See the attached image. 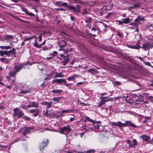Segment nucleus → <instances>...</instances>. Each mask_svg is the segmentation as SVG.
I'll return each instance as SVG.
<instances>
[{
	"mask_svg": "<svg viewBox=\"0 0 153 153\" xmlns=\"http://www.w3.org/2000/svg\"><path fill=\"white\" fill-rule=\"evenodd\" d=\"M108 98V97H103L102 98V100L98 104V107H99L102 106L103 105L105 104L106 102L110 101L111 100V98H109L108 100H105V99Z\"/></svg>",
	"mask_w": 153,
	"mask_h": 153,
	"instance_id": "nucleus-5",
	"label": "nucleus"
},
{
	"mask_svg": "<svg viewBox=\"0 0 153 153\" xmlns=\"http://www.w3.org/2000/svg\"><path fill=\"white\" fill-rule=\"evenodd\" d=\"M4 55H6L7 56H10L9 52L8 51H1V55L3 56Z\"/></svg>",
	"mask_w": 153,
	"mask_h": 153,
	"instance_id": "nucleus-19",
	"label": "nucleus"
},
{
	"mask_svg": "<svg viewBox=\"0 0 153 153\" xmlns=\"http://www.w3.org/2000/svg\"><path fill=\"white\" fill-rule=\"evenodd\" d=\"M140 138L141 139L143 140L146 142H148L149 139L150 138V137L146 135H143L140 136Z\"/></svg>",
	"mask_w": 153,
	"mask_h": 153,
	"instance_id": "nucleus-14",
	"label": "nucleus"
},
{
	"mask_svg": "<svg viewBox=\"0 0 153 153\" xmlns=\"http://www.w3.org/2000/svg\"><path fill=\"white\" fill-rule=\"evenodd\" d=\"M30 103L31 104L32 107L37 108L39 106V103L37 102L34 101L30 102Z\"/></svg>",
	"mask_w": 153,
	"mask_h": 153,
	"instance_id": "nucleus-16",
	"label": "nucleus"
},
{
	"mask_svg": "<svg viewBox=\"0 0 153 153\" xmlns=\"http://www.w3.org/2000/svg\"><path fill=\"white\" fill-rule=\"evenodd\" d=\"M23 67V65L22 64L16 63L14 67L13 71L10 72V75L11 76H13L16 72H19L20 70H21Z\"/></svg>",
	"mask_w": 153,
	"mask_h": 153,
	"instance_id": "nucleus-1",
	"label": "nucleus"
},
{
	"mask_svg": "<svg viewBox=\"0 0 153 153\" xmlns=\"http://www.w3.org/2000/svg\"><path fill=\"white\" fill-rule=\"evenodd\" d=\"M62 1H57L56 2V4L62 7Z\"/></svg>",
	"mask_w": 153,
	"mask_h": 153,
	"instance_id": "nucleus-36",
	"label": "nucleus"
},
{
	"mask_svg": "<svg viewBox=\"0 0 153 153\" xmlns=\"http://www.w3.org/2000/svg\"><path fill=\"white\" fill-rule=\"evenodd\" d=\"M55 9L56 10H63V11H65V9H64L63 8H56Z\"/></svg>",
	"mask_w": 153,
	"mask_h": 153,
	"instance_id": "nucleus-59",
	"label": "nucleus"
},
{
	"mask_svg": "<svg viewBox=\"0 0 153 153\" xmlns=\"http://www.w3.org/2000/svg\"><path fill=\"white\" fill-rule=\"evenodd\" d=\"M94 152V150L91 149V150L87 151V152L88 153H91V152Z\"/></svg>",
	"mask_w": 153,
	"mask_h": 153,
	"instance_id": "nucleus-56",
	"label": "nucleus"
},
{
	"mask_svg": "<svg viewBox=\"0 0 153 153\" xmlns=\"http://www.w3.org/2000/svg\"><path fill=\"white\" fill-rule=\"evenodd\" d=\"M64 83L65 84V85H66L67 87L70 86L71 85V83L67 84L66 82L65 83Z\"/></svg>",
	"mask_w": 153,
	"mask_h": 153,
	"instance_id": "nucleus-63",
	"label": "nucleus"
},
{
	"mask_svg": "<svg viewBox=\"0 0 153 153\" xmlns=\"http://www.w3.org/2000/svg\"><path fill=\"white\" fill-rule=\"evenodd\" d=\"M140 43L138 42L135 45L131 46V48L133 49H138L140 48Z\"/></svg>",
	"mask_w": 153,
	"mask_h": 153,
	"instance_id": "nucleus-24",
	"label": "nucleus"
},
{
	"mask_svg": "<svg viewBox=\"0 0 153 153\" xmlns=\"http://www.w3.org/2000/svg\"><path fill=\"white\" fill-rule=\"evenodd\" d=\"M28 92H29V93H31V92L30 90H22L19 93L22 94H25Z\"/></svg>",
	"mask_w": 153,
	"mask_h": 153,
	"instance_id": "nucleus-27",
	"label": "nucleus"
},
{
	"mask_svg": "<svg viewBox=\"0 0 153 153\" xmlns=\"http://www.w3.org/2000/svg\"><path fill=\"white\" fill-rule=\"evenodd\" d=\"M68 8H69L70 10H73L74 12H76L77 11V10L76 8L75 7H74L72 6H69Z\"/></svg>",
	"mask_w": 153,
	"mask_h": 153,
	"instance_id": "nucleus-28",
	"label": "nucleus"
},
{
	"mask_svg": "<svg viewBox=\"0 0 153 153\" xmlns=\"http://www.w3.org/2000/svg\"><path fill=\"white\" fill-rule=\"evenodd\" d=\"M86 120H88V121L91 122L92 123H93L94 120H92L90 119L89 117H86Z\"/></svg>",
	"mask_w": 153,
	"mask_h": 153,
	"instance_id": "nucleus-51",
	"label": "nucleus"
},
{
	"mask_svg": "<svg viewBox=\"0 0 153 153\" xmlns=\"http://www.w3.org/2000/svg\"><path fill=\"white\" fill-rule=\"evenodd\" d=\"M140 5V3H137L134 4L133 6L134 7V8L139 7Z\"/></svg>",
	"mask_w": 153,
	"mask_h": 153,
	"instance_id": "nucleus-40",
	"label": "nucleus"
},
{
	"mask_svg": "<svg viewBox=\"0 0 153 153\" xmlns=\"http://www.w3.org/2000/svg\"><path fill=\"white\" fill-rule=\"evenodd\" d=\"M133 146H137V141L136 139H133Z\"/></svg>",
	"mask_w": 153,
	"mask_h": 153,
	"instance_id": "nucleus-46",
	"label": "nucleus"
},
{
	"mask_svg": "<svg viewBox=\"0 0 153 153\" xmlns=\"http://www.w3.org/2000/svg\"><path fill=\"white\" fill-rule=\"evenodd\" d=\"M71 131V129L69 125H68L67 126H64L62 128H61L60 129L59 132L62 134H65L64 132L65 131H66L68 132H70Z\"/></svg>",
	"mask_w": 153,
	"mask_h": 153,
	"instance_id": "nucleus-4",
	"label": "nucleus"
},
{
	"mask_svg": "<svg viewBox=\"0 0 153 153\" xmlns=\"http://www.w3.org/2000/svg\"><path fill=\"white\" fill-rule=\"evenodd\" d=\"M139 24L137 22H135L131 23L130 25H134L135 26H138V25Z\"/></svg>",
	"mask_w": 153,
	"mask_h": 153,
	"instance_id": "nucleus-37",
	"label": "nucleus"
},
{
	"mask_svg": "<svg viewBox=\"0 0 153 153\" xmlns=\"http://www.w3.org/2000/svg\"><path fill=\"white\" fill-rule=\"evenodd\" d=\"M139 96V98L136 99L135 100L136 102H142L143 101V97L141 95H139V96H138L137 95H134L133 98H135L136 97H137Z\"/></svg>",
	"mask_w": 153,
	"mask_h": 153,
	"instance_id": "nucleus-13",
	"label": "nucleus"
},
{
	"mask_svg": "<svg viewBox=\"0 0 153 153\" xmlns=\"http://www.w3.org/2000/svg\"><path fill=\"white\" fill-rule=\"evenodd\" d=\"M14 113L13 116L17 118L21 117L24 114V113L20 111L18 108H15L13 110Z\"/></svg>",
	"mask_w": 153,
	"mask_h": 153,
	"instance_id": "nucleus-2",
	"label": "nucleus"
},
{
	"mask_svg": "<svg viewBox=\"0 0 153 153\" xmlns=\"http://www.w3.org/2000/svg\"><path fill=\"white\" fill-rule=\"evenodd\" d=\"M32 129V128L30 127H27L25 128H24V131L23 132V134L25 136L27 134L30 133V130Z\"/></svg>",
	"mask_w": 153,
	"mask_h": 153,
	"instance_id": "nucleus-10",
	"label": "nucleus"
},
{
	"mask_svg": "<svg viewBox=\"0 0 153 153\" xmlns=\"http://www.w3.org/2000/svg\"><path fill=\"white\" fill-rule=\"evenodd\" d=\"M71 110H63L61 112V113H63L64 112H66V113H68L69 111H71Z\"/></svg>",
	"mask_w": 153,
	"mask_h": 153,
	"instance_id": "nucleus-52",
	"label": "nucleus"
},
{
	"mask_svg": "<svg viewBox=\"0 0 153 153\" xmlns=\"http://www.w3.org/2000/svg\"><path fill=\"white\" fill-rule=\"evenodd\" d=\"M78 76V75L75 74L71 77L68 78L67 79L68 81L74 80L75 78L77 77Z\"/></svg>",
	"mask_w": 153,
	"mask_h": 153,
	"instance_id": "nucleus-21",
	"label": "nucleus"
},
{
	"mask_svg": "<svg viewBox=\"0 0 153 153\" xmlns=\"http://www.w3.org/2000/svg\"><path fill=\"white\" fill-rule=\"evenodd\" d=\"M13 36L11 35H7L5 37L4 39L5 40H9L10 39H13Z\"/></svg>",
	"mask_w": 153,
	"mask_h": 153,
	"instance_id": "nucleus-23",
	"label": "nucleus"
},
{
	"mask_svg": "<svg viewBox=\"0 0 153 153\" xmlns=\"http://www.w3.org/2000/svg\"><path fill=\"white\" fill-rule=\"evenodd\" d=\"M83 83V82H78L77 83L76 85L77 86H78L80 85H81Z\"/></svg>",
	"mask_w": 153,
	"mask_h": 153,
	"instance_id": "nucleus-60",
	"label": "nucleus"
},
{
	"mask_svg": "<svg viewBox=\"0 0 153 153\" xmlns=\"http://www.w3.org/2000/svg\"><path fill=\"white\" fill-rule=\"evenodd\" d=\"M126 143H127L129 144V146L130 147H131L133 146V144L131 141L129 140H127L125 142Z\"/></svg>",
	"mask_w": 153,
	"mask_h": 153,
	"instance_id": "nucleus-32",
	"label": "nucleus"
},
{
	"mask_svg": "<svg viewBox=\"0 0 153 153\" xmlns=\"http://www.w3.org/2000/svg\"><path fill=\"white\" fill-rule=\"evenodd\" d=\"M92 19L91 18L89 17H88V18L87 19L85 20V21L87 23H88L91 22V20Z\"/></svg>",
	"mask_w": 153,
	"mask_h": 153,
	"instance_id": "nucleus-43",
	"label": "nucleus"
},
{
	"mask_svg": "<svg viewBox=\"0 0 153 153\" xmlns=\"http://www.w3.org/2000/svg\"><path fill=\"white\" fill-rule=\"evenodd\" d=\"M114 14V13H108L107 15L106 16L105 18L106 19H108L110 18V16Z\"/></svg>",
	"mask_w": 153,
	"mask_h": 153,
	"instance_id": "nucleus-42",
	"label": "nucleus"
},
{
	"mask_svg": "<svg viewBox=\"0 0 153 153\" xmlns=\"http://www.w3.org/2000/svg\"><path fill=\"white\" fill-rule=\"evenodd\" d=\"M131 29H135L136 30V31L138 32V29L137 26H132L129 27Z\"/></svg>",
	"mask_w": 153,
	"mask_h": 153,
	"instance_id": "nucleus-39",
	"label": "nucleus"
},
{
	"mask_svg": "<svg viewBox=\"0 0 153 153\" xmlns=\"http://www.w3.org/2000/svg\"><path fill=\"white\" fill-rule=\"evenodd\" d=\"M112 125L116 126H118V122L117 123H116V122H113L112 123Z\"/></svg>",
	"mask_w": 153,
	"mask_h": 153,
	"instance_id": "nucleus-62",
	"label": "nucleus"
},
{
	"mask_svg": "<svg viewBox=\"0 0 153 153\" xmlns=\"http://www.w3.org/2000/svg\"><path fill=\"white\" fill-rule=\"evenodd\" d=\"M94 125L93 124H85L82 126V127L84 130L86 131H91L94 129Z\"/></svg>",
	"mask_w": 153,
	"mask_h": 153,
	"instance_id": "nucleus-3",
	"label": "nucleus"
},
{
	"mask_svg": "<svg viewBox=\"0 0 153 153\" xmlns=\"http://www.w3.org/2000/svg\"><path fill=\"white\" fill-rule=\"evenodd\" d=\"M6 59L4 58H0V60L3 62H4L5 60Z\"/></svg>",
	"mask_w": 153,
	"mask_h": 153,
	"instance_id": "nucleus-64",
	"label": "nucleus"
},
{
	"mask_svg": "<svg viewBox=\"0 0 153 153\" xmlns=\"http://www.w3.org/2000/svg\"><path fill=\"white\" fill-rule=\"evenodd\" d=\"M22 118L25 120H29L30 119V118L26 116H23Z\"/></svg>",
	"mask_w": 153,
	"mask_h": 153,
	"instance_id": "nucleus-45",
	"label": "nucleus"
},
{
	"mask_svg": "<svg viewBox=\"0 0 153 153\" xmlns=\"http://www.w3.org/2000/svg\"><path fill=\"white\" fill-rule=\"evenodd\" d=\"M72 48H71L70 49H69L68 48L66 49L63 48H60L59 49V51L62 50L64 51V53H66L68 52H71L72 50Z\"/></svg>",
	"mask_w": 153,
	"mask_h": 153,
	"instance_id": "nucleus-22",
	"label": "nucleus"
},
{
	"mask_svg": "<svg viewBox=\"0 0 153 153\" xmlns=\"http://www.w3.org/2000/svg\"><path fill=\"white\" fill-rule=\"evenodd\" d=\"M128 125H130L132 127H135L134 124L133 123H131L129 121H126L125 123H122L123 127V126L126 127Z\"/></svg>",
	"mask_w": 153,
	"mask_h": 153,
	"instance_id": "nucleus-12",
	"label": "nucleus"
},
{
	"mask_svg": "<svg viewBox=\"0 0 153 153\" xmlns=\"http://www.w3.org/2000/svg\"><path fill=\"white\" fill-rule=\"evenodd\" d=\"M61 98V97H55L53 98L52 100L56 102H59Z\"/></svg>",
	"mask_w": 153,
	"mask_h": 153,
	"instance_id": "nucleus-31",
	"label": "nucleus"
},
{
	"mask_svg": "<svg viewBox=\"0 0 153 153\" xmlns=\"http://www.w3.org/2000/svg\"><path fill=\"white\" fill-rule=\"evenodd\" d=\"M118 126L120 128H122L123 127L122 126V123H121L120 122H118Z\"/></svg>",
	"mask_w": 153,
	"mask_h": 153,
	"instance_id": "nucleus-50",
	"label": "nucleus"
},
{
	"mask_svg": "<svg viewBox=\"0 0 153 153\" xmlns=\"http://www.w3.org/2000/svg\"><path fill=\"white\" fill-rule=\"evenodd\" d=\"M34 38V36L25 37V38L24 41H27V40H30V39H33Z\"/></svg>",
	"mask_w": 153,
	"mask_h": 153,
	"instance_id": "nucleus-35",
	"label": "nucleus"
},
{
	"mask_svg": "<svg viewBox=\"0 0 153 153\" xmlns=\"http://www.w3.org/2000/svg\"><path fill=\"white\" fill-rule=\"evenodd\" d=\"M124 23L125 24H127L130 22V21L129 18L127 17L126 19H123Z\"/></svg>",
	"mask_w": 153,
	"mask_h": 153,
	"instance_id": "nucleus-25",
	"label": "nucleus"
},
{
	"mask_svg": "<svg viewBox=\"0 0 153 153\" xmlns=\"http://www.w3.org/2000/svg\"><path fill=\"white\" fill-rule=\"evenodd\" d=\"M143 63H144V64H145V65H148L149 66H151L152 68L153 67V66H152L151 65L150 63L149 62H146L145 61H143Z\"/></svg>",
	"mask_w": 153,
	"mask_h": 153,
	"instance_id": "nucleus-44",
	"label": "nucleus"
},
{
	"mask_svg": "<svg viewBox=\"0 0 153 153\" xmlns=\"http://www.w3.org/2000/svg\"><path fill=\"white\" fill-rule=\"evenodd\" d=\"M46 111L45 113V116L47 117L48 115L49 111H48V109H46Z\"/></svg>",
	"mask_w": 153,
	"mask_h": 153,
	"instance_id": "nucleus-57",
	"label": "nucleus"
},
{
	"mask_svg": "<svg viewBox=\"0 0 153 153\" xmlns=\"http://www.w3.org/2000/svg\"><path fill=\"white\" fill-rule=\"evenodd\" d=\"M87 71H88L89 73H91L92 74H95V72H97L96 70L92 68L90 69L89 70H87Z\"/></svg>",
	"mask_w": 153,
	"mask_h": 153,
	"instance_id": "nucleus-34",
	"label": "nucleus"
},
{
	"mask_svg": "<svg viewBox=\"0 0 153 153\" xmlns=\"http://www.w3.org/2000/svg\"><path fill=\"white\" fill-rule=\"evenodd\" d=\"M69 61L68 59H65L63 61H62L61 63L63 64L64 65H65Z\"/></svg>",
	"mask_w": 153,
	"mask_h": 153,
	"instance_id": "nucleus-30",
	"label": "nucleus"
},
{
	"mask_svg": "<svg viewBox=\"0 0 153 153\" xmlns=\"http://www.w3.org/2000/svg\"><path fill=\"white\" fill-rule=\"evenodd\" d=\"M90 9L85 8L82 11V15H84L85 14H88V12L89 11Z\"/></svg>",
	"mask_w": 153,
	"mask_h": 153,
	"instance_id": "nucleus-20",
	"label": "nucleus"
},
{
	"mask_svg": "<svg viewBox=\"0 0 153 153\" xmlns=\"http://www.w3.org/2000/svg\"><path fill=\"white\" fill-rule=\"evenodd\" d=\"M114 83L117 85H120V82L118 81H116L114 82Z\"/></svg>",
	"mask_w": 153,
	"mask_h": 153,
	"instance_id": "nucleus-61",
	"label": "nucleus"
},
{
	"mask_svg": "<svg viewBox=\"0 0 153 153\" xmlns=\"http://www.w3.org/2000/svg\"><path fill=\"white\" fill-rule=\"evenodd\" d=\"M0 48H1L2 49H10L11 47L10 46H0Z\"/></svg>",
	"mask_w": 153,
	"mask_h": 153,
	"instance_id": "nucleus-33",
	"label": "nucleus"
},
{
	"mask_svg": "<svg viewBox=\"0 0 153 153\" xmlns=\"http://www.w3.org/2000/svg\"><path fill=\"white\" fill-rule=\"evenodd\" d=\"M148 99L150 101H153V97L152 96H149L148 97Z\"/></svg>",
	"mask_w": 153,
	"mask_h": 153,
	"instance_id": "nucleus-49",
	"label": "nucleus"
},
{
	"mask_svg": "<svg viewBox=\"0 0 153 153\" xmlns=\"http://www.w3.org/2000/svg\"><path fill=\"white\" fill-rule=\"evenodd\" d=\"M2 79L3 78L2 77H0V84L4 86V83L1 82V81H2Z\"/></svg>",
	"mask_w": 153,
	"mask_h": 153,
	"instance_id": "nucleus-58",
	"label": "nucleus"
},
{
	"mask_svg": "<svg viewBox=\"0 0 153 153\" xmlns=\"http://www.w3.org/2000/svg\"><path fill=\"white\" fill-rule=\"evenodd\" d=\"M144 17H143L138 16H137V18L135 19L134 22H137L139 24H140V21H143L144 20Z\"/></svg>",
	"mask_w": 153,
	"mask_h": 153,
	"instance_id": "nucleus-15",
	"label": "nucleus"
},
{
	"mask_svg": "<svg viewBox=\"0 0 153 153\" xmlns=\"http://www.w3.org/2000/svg\"><path fill=\"white\" fill-rule=\"evenodd\" d=\"M62 91V90L53 89L52 91L54 93H59Z\"/></svg>",
	"mask_w": 153,
	"mask_h": 153,
	"instance_id": "nucleus-38",
	"label": "nucleus"
},
{
	"mask_svg": "<svg viewBox=\"0 0 153 153\" xmlns=\"http://www.w3.org/2000/svg\"><path fill=\"white\" fill-rule=\"evenodd\" d=\"M50 56H52L51 57H47V59H48L49 60H50V59H51L53 58L54 57V55L53 53L51 54L50 55Z\"/></svg>",
	"mask_w": 153,
	"mask_h": 153,
	"instance_id": "nucleus-54",
	"label": "nucleus"
},
{
	"mask_svg": "<svg viewBox=\"0 0 153 153\" xmlns=\"http://www.w3.org/2000/svg\"><path fill=\"white\" fill-rule=\"evenodd\" d=\"M57 43L59 44V47L61 48L65 47L67 45L65 42L63 40L59 41Z\"/></svg>",
	"mask_w": 153,
	"mask_h": 153,
	"instance_id": "nucleus-11",
	"label": "nucleus"
},
{
	"mask_svg": "<svg viewBox=\"0 0 153 153\" xmlns=\"http://www.w3.org/2000/svg\"><path fill=\"white\" fill-rule=\"evenodd\" d=\"M17 20L19 21H20L21 22H22L25 23H30L29 22L27 21H26L25 20H22V19H20V18H18H18Z\"/></svg>",
	"mask_w": 153,
	"mask_h": 153,
	"instance_id": "nucleus-41",
	"label": "nucleus"
},
{
	"mask_svg": "<svg viewBox=\"0 0 153 153\" xmlns=\"http://www.w3.org/2000/svg\"><path fill=\"white\" fill-rule=\"evenodd\" d=\"M42 34L41 33L40 34V35L39 36V41L40 42L42 40Z\"/></svg>",
	"mask_w": 153,
	"mask_h": 153,
	"instance_id": "nucleus-55",
	"label": "nucleus"
},
{
	"mask_svg": "<svg viewBox=\"0 0 153 153\" xmlns=\"http://www.w3.org/2000/svg\"><path fill=\"white\" fill-rule=\"evenodd\" d=\"M55 82L59 84H60L62 82L65 83L66 80L65 79H56L53 80L52 82V83L53 84L55 83Z\"/></svg>",
	"mask_w": 153,
	"mask_h": 153,
	"instance_id": "nucleus-8",
	"label": "nucleus"
},
{
	"mask_svg": "<svg viewBox=\"0 0 153 153\" xmlns=\"http://www.w3.org/2000/svg\"><path fill=\"white\" fill-rule=\"evenodd\" d=\"M150 44L149 42L144 44L143 45V47H141L140 48H146L150 45Z\"/></svg>",
	"mask_w": 153,
	"mask_h": 153,
	"instance_id": "nucleus-26",
	"label": "nucleus"
},
{
	"mask_svg": "<svg viewBox=\"0 0 153 153\" xmlns=\"http://www.w3.org/2000/svg\"><path fill=\"white\" fill-rule=\"evenodd\" d=\"M29 112L30 113L32 114L35 113L34 114L32 115L34 117L37 116L40 113V110L39 108L31 109L29 111Z\"/></svg>",
	"mask_w": 153,
	"mask_h": 153,
	"instance_id": "nucleus-6",
	"label": "nucleus"
},
{
	"mask_svg": "<svg viewBox=\"0 0 153 153\" xmlns=\"http://www.w3.org/2000/svg\"><path fill=\"white\" fill-rule=\"evenodd\" d=\"M48 140H46V142L42 141L41 143L39 144V148L40 151H42V150L46 146L47 144L48 143Z\"/></svg>",
	"mask_w": 153,
	"mask_h": 153,
	"instance_id": "nucleus-7",
	"label": "nucleus"
},
{
	"mask_svg": "<svg viewBox=\"0 0 153 153\" xmlns=\"http://www.w3.org/2000/svg\"><path fill=\"white\" fill-rule=\"evenodd\" d=\"M22 10L23 11L25 12V13L28 15H29L31 16H35L34 14L32 13H29L27 10L26 9H23Z\"/></svg>",
	"mask_w": 153,
	"mask_h": 153,
	"instance_id": "nucleus-17",
	"label": "nucleus"
},
{
	"mask_svg": "<svg viewBox=\"0 0 153 153\" xmlns=\"http://www.w3.org/2000/svg\"><path fill=\"white\" fill-rule=\"evenodd\" d=\"M15 51V49L14 48H13L11 50H10L9 51H8V52H9L10 56V55L11 53H13Z\"/></svg>",
	"mask_w": 153,
	"mask_h": 153,
	"instance_id": "nucleus-47",
	"label": "nucleus"
},
{
	"mask_svg": "<svg viewBox=\"0 0 153 153\" xmlns=\"http://www.w3.org/2000/svg\"><path fill=\"white\" fill-rule=\"evenodd\" d=\"M34 45L35 47L38 48H41V45H39V43L36 42V40H35V42L34 44Z\"/></svg>",
	"mask_w": 153,
	"mask_h": 153,
	"instance_id": "nucleus-29",
	"label": "nucleus"
},
{
	"mask_svg": "<svg viewBox=\"0 0 153 153\" xmlns=\"http://www.w3.org/2000/svg\"><path fill=\"white\" fill-rule=\"evenodd\" d=\"M52 103L51 102H48L46 101H44L41 102L42 105L46 106V109H48L51 107Z\"/></svg>",
	"mask_w": 153,
	"mask_h": 153,
	"instance_id": "nucleus-9",
	"label": "nucleus"
},
{
	"mask_svg": "<svg viewBox=\"0 0 153 153\" xmlns=\"http://www.w3.org/2000/svg\"><path fill=\"white\" fill-rule=\"evenodd\" d=\"M56 75L54 76V78L56 77H64V75L62 74V72H60L59 73H58V72H56L55 73Z\"/></svg>",
	"mask_w": 153,
	"mask_h": 153,
	"instance_id": "nucleus-18",
	"label": "nucleus"
},
{
	"mask_svg": "<svg viewBox=\"0 0 153 153\" xmlns=\"http://www.w3.org/2000/svg\"><path fill=\"white\" fill-rule=\"evenodd\" d=\"M151 27L153 28V25L152 24H150L147 26V28L148 29H150Z\"/></svg>",
	"mask_w": 153,
	"mask_h": 153,
	"instance_id": "nucleus-53",
	"label": "nucleus"
},
{
	"mask_svg": "<svg viewBox=\"0 0 153 153\" xmlns=\"http://www.w3.org/2000/svg\"><path fill=\"white\" fill-rule=\"evenodd\" d=\"M62 6H65V7H68L69 6L68 5V3H67L64 2L63 3H62Z\"/></svg>",
	"mask_w": 153,
	"mask_h": 153,
	"instance_id": "nucleus-48",
	"label": "nucleus"
}]
</instances>
